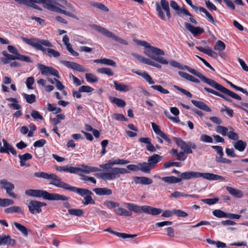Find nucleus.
<instances>
[{"label":"nucleus","mask_w":248,"mask_h":248,"mask_svg":"<svg viewBox=\"0 0 248 248\" xmlns=\"http://www.w3.org/2000/svg\"><path fill=\"white\" fill-rule=\"evenodd\" d=\"M159 179H161L164 182L167 183L169 184H176L182 181V179H180L179 178L176 177L175 176H165L163 177H161L160 176H158Z\"/></svg>","instance_id":"obj_32"},{"label":"nucleus","mask_w":248,"mask_h":248,"mask_svg":"<svg viewBox=\"0 0 248 248\" xmlns=\"http://www.w3.org/2000/svg\"><path fill=\"white\" fill-rule=\"evenodd\" d=\"M124 205L130 211L137 214H140L143 212L153 216H156L160 214L162 212L161 209L148 205L139 206L132 203H124Z\"/></svg>","instance_id":"obj_7"},{"label":"nucleus","mask_w":248,"mask_h":248,"mask_svg":"<svg viewBox=\"0 0 248 248\" xmlns=\"http://www.w3.org/2000/svg\"><path fill=\"white\" fill-rule=\"evenodd\" d=\"M204 90L207 92L212 93L217 96H219L228 102H231L232 101V100L231 99L227 97L224 94L218 92H217L212 89L207 87H204Z\"/></svg>","instance_id":"obj_36"},{"label":"nucleus","mask_w":248,"mask_h":248,"mask_svg":"<svg viewBox=\"0 0 248 248\" xmlns=\"http://www.w3.org/2000/svg\"><path fill=\"white\" fill-rule=\"evenodd\" d=\"M104 205L109 209L117 207L119 206V203L112 201H106L104 202Z\"/></svg>","instance_id":"obj_62"},{"label":"nucleus","mask_w":248,"mask_h":248,"mask_svg":"<svg viewBox=\"0 0 248 248\" xmlns=\"http://www.w3.org/2000/svg\"><path fill=\"white\" fill-rule=\"evenodd\" d=\"M3 147L0 146V153H8L9 154V152L11 153L13 155H16V151L14 148V147L5 140H2Z\"/></svg>","instance_id":"obj_22"},{"label":"nucleus","mask_w":248,"mask_h":248,"mask_svg":"<svg viewBox=\"0 0 248 248\" xmlns=\"http://www.w3.org/2000/svg\"><path fill=\"white\" fill-rule=\"evenodd\" d=\"M199 11L203 13L206 15L208 21L212 23L213 25L217 26V24L218 23V21L214 18L206 10L205 8L202 7H200Z\"/></svg>","instance_id":"obj_34"},{"label":"nucleus","mask_w":248,"mask_h":248,"mask_svg":"<svg viewBox=\"0 0 248 248\" xmlns=\"http://www.w3.org/2000/svg\"><path fill=\"white\" fill-rule=\"evenodd\" d=\"M228 128L221 125H218L216 128V131L223 136H227L228 134Z\"/></svg>","instance_id":"obj_51"},{"label":"nucleus","mask_w":248,"mask_h":248,"mask_svg":"<svg viewBox=\"0 0 248 248\" xmlns=\"http://www.w3.org/2000/svg\"><path fill=\"white\" fill-rule=\"evenodd\" d=\"M2 54L5 58H0V61L4 64L8 63L11 60H17L18 58L17 55L9 54L6 51H3Z\"/></svg>","instance_id":"obj_28"},{"label":"nucleus","mask_w":248,"mask_h":248,"mask_svg":"<svg viewBox=\"0 0 248 248\" xmlns=\"http://www.w3.org/2000/svg\"><path fill=\"white\" fill-rule=\"evenodd\" d=\"M156 11L158 16L162 20L165 19V16L162 11L163 9L166 13V16L169 19L171 18V14L169 8V2L167 0H161L160 4L158 2L155 3Z\"/></svg>","instance_id":"obj_11"},{"label":"nucleus","mask_w":248,"mask_h":248,"mask_svg":"<svg viewBox=\"0 0 248 248\" xmlns=\"http://www.w3.org/2000/svg\"><path fill=\"white\" fill-rule=\"evenodd\" d=\"M237 141L233 143V145L234 148L239 152H243L246 149L247 144L246 142L242 140H237Z\"/></svg>","instance_id":"obj_37"},{"label":"nucleus","mask_w":248,"mask_h":248,"mask_svg":"<svg viewBox=\"0 0 248 248\" xmlns=\"http://www.w3.org/2000/svg\"><path fill=\"white\" fill-rule=\"evenodd\" d=\"M85 77L88 82L95 83L98 81V78L92 73H86L85 75Z\"/></svg>","instance_id":"obj_43"},{"label":"nucleus","mask_w":248,"mask_h":248,"mask_svg":"<svg viewBox=\"0 0 248 248\" xmlns=\"http://www.w3.org/2000/svg\"><path fill=\"white\" fill-rule=\"evenodd\" d=\"M93 191L97 195L103 196V195H110L112 194V190L106 187H98L94 188L93 189Z\"/></svg>","instance_id":"obj_27"},{"label":"nucleus","mask_w":248,"mask_h":248,"mask_svg":"<svg viewBox=\"0 0 248 248\" xmlns=\"http://www.w3.org/2000/svg\"><path fill=\"white\" fill-rule=\"evenodd\" d=\"M226 188L230 194L235 198H241L243 196V193L240 190L230 186H227Z\"/></svg>","instance_id":"obj_33"},{"label":"nucleus","mask_w":248,"mask_h":248,"mask_svg":"<svg viewBox=\"0 0 248 248\" xmlns=\"http://www.w3.org/2000/svg\"><path fill=\"white\" fill-rule=\"evenodd\" d=\"M17 2L20 4H25L26 5H28L31 4L33 3H37L40 4V2L39 1H41V0H15Z\"/></svg>","instance_id":"obj_56"},{"label":"nucleus","mask_w":248,"mask_h":248,"mask_svg":"<svg viewBox=\"0 0 248 248\" xmlns=\"http://www.w3.org/2000/svg\"><path fill=\"white\" fill-rule=\"evenodd\" d=\"M225 44L221 41L218 40L217 41L214 46V49L216 50L222 51L225 49Z\"/></svg>","instance_id":"obj_52"},{"label":"nucleus","mask_w":248,"mask_h":248,"mask_svg":"<svg viewBox=\"0 0 248 248\" xmlns=\"http://www.w3.org/2000/svg\"><path fill=\"white\" fill-rule=\"evenodd\" d=\"M115 212L116 214L120 216H126V217H130L132 215V213L130 211H127V210L120 207L117 209L115 210Z\"/></svg>","instance_id":"obj_41"},{"label":"nucleus","mask_w":248,"mask_h":248,"mask_svg":"<svg viewBox=\"0 0 248 248\" xmlns=\"http://www.w3.org/2000/svg\"><path fill=\"white\" fill-rule=\"evenodd\" d=\"M18 157L20 159V165L21 167L26 166H29V165H26L25 162L28 160L31 159L32 157L31 155L29 153H26L23 155H18Z\"/></svg>","instance_id":"obj_35"},{"label":"nucleus","mask_w":248,"mask_h":248,"mask_svg":"<svg viewBox=\"0 0 248 248\" xmlns=\"http://www.w3.org/2000/svg\"><path fill=\"white\" fill-rule=\"evenodd\" d=\"M0 185L2 189H4L6 190V193L8 194L9 196L14 198H16V195L13 192V190L15 187L14 184L8 182L6 179H3L0 180Z\"/></svg>","instance_id":"obj_16"},{"label":"nucleus","mask_w":248,"mask_h":248,"mask_svg":"<svg viewBox=\"0 0 248 248\" xmlns=\"http://www.w3.org/2000/svg\"><path fill=\"white\" fill-rule=\"evenodd\" d=\"M61 63L67 68H71L78 72H83L88 71V70L86 69L83 66L75 62L67 61H61Z\"/></svg>","instance_id":"obj_19"},{"label":"nucleus","mask_w":248,"mask_h":248,"mask_svg":"<svg viewBox=\"0 0 248 248\" xmlns=\"http://www.w3.org/2000/svg\"><path fill=\"white\" fill-rule=\"evenodd\" d=\"M142 167L143 165H142V163H139L138 166L134 164H130L126 166L127 169L131 171H137L140 170L141 171L143 172L141 170Z\"/></svg>","instance_id":"obj_45"},{"label":"nucleus","mask_w":248,"mask_h":248,"mask_svg":"<svg viewBox=\"0 0 248 248\" xmlns=\"http://www.w3.org/2000/svg\"><path fill=\"white\" fill-rule=\"evenodd\" d=\"M163 158V156L158 154H153L148 158L147 162L142 163L143 167L142 170L143 172L150 173L151 170L155 168Z\"/></svg>","instance_id":"obj_9"},{"label":"nucleus","mask_w":248,"mask_h":248,"mask_svg":"<svg viewBox=\"0 0 248 248\" xmlns=\"http://www.w3.org/2000/svg\"><path fill=\"white\" fill-rule=\"evenodd\" d=\"M58 2H56V5L63 10H69L71 13L75 12V10L72 5L69 3L66 0H58Z\"/></svg>","instance_id":"obj_21"},{"label":"nucleus","mask_w":248,"mask_h":248,"mask_svg":"<svg viewBox=\"0 0 248 248\" xmlns=\"http://www.w3.org/2000/svg\"><path fill=\"white\" fill-rule=\"evenodd\" d=\"M96 30L100 33L107 36L109 38H111L113 40L125 45H127L128 43L125 40L121 38L116 36L114 34L108 31L106 29L101 26H96Z\"/></svg>","instance_id":"obj_15"},{"label":"nucleus","mask_w":248,"mask_h":248,"mask_svg":"<svg viewBox=\"0 0 248 248\" xmlns=\"http://www.w3.org/2000/svg\"><path fill=\"white\" fill-rule=\"evenodd\" d=\"M178 74L182 78H183L187 80L190 81L191 82L193 80V79L195 78V77H193V76L189 75V74H187V73L184 72L182 71H179Z\"/></svg>","instance_id":"obj_55"},{"label":"nucleus","mask_w":248,"mask_h":248,"mask_svg":"<svg viewBox=\"0 0 248 248\" xmlns=\"http://www.w3.org/2000/svg\"><path fill=\"white\" fill-rule=\"evenodd\" d=\"M69 78L73 80V83L77 86H80L84 83V80H80L78 78L74 76L72 73L69 74Z\"/></svg>","instance_id":"obj_58"},{"label":"nucleus","mask_w":248,"mask_h":248,"mask_svg":"<svg viewBox=\"0 0 248 248\" xmlns=\"http://www.w3.org/2000/svg\"><path fill=\"white\" fill-rule=\"evenodd\" d=\"M170 64L171 66L177 68L179 69L186 70L187 71L192 74L194 76L198 77L203 82L206 83L211 87L215 88V89L225 95H227L229 96H230L232 98L235 99L237 100H242L241 97L237 94L227 89L215 80L206 78L199 72L197 71L196 70L190 67L189 66L187 65H182L178 62L174 60L170 61Z\"/></svg>","instance_id":"obj_1"},{"label":"nucleus","mask_w":248,"mask_h":248,"mask_svg":"<svg viewBox=\"0 0 248 248\" xmlns=\"http://www.w3.org/2000/svg\"><path fill=\"white\" fill-rule=\"evenodd\" d=\"M173 212L174 215L178 217H185L188 216L187 213L179 209H173Z\"/></svg>","instance_id":"obj_64"},{"label":"nucleus","mask_w":248,"mask_h":248,"mask_svg":"<svg viewBox=\"0 0 248 248\" xmlns=\"http://www.w3.org/2000/svg\"><path fill=\"white\" fill-rule=\"evenodd\" d=\"M25 193L29 196L43 198L44 199L49 201H66L70 198L63 195L58 193H50L46 191L40 189H28L25 191Z\"/></svg>","instance_id":"obj_5"},{"label":"nucleus","mask_w":248,"mask_h":248,"mask_svg":"<svg viewBox=\"0 0 248 248\" xmlns=\"http://www.w3.org/2000/svg\"><path fill=\"white\" fill-rule=\"evenodd\" d=\"M113 84L114 89L121 92H127L132 89L131 87L123 83H119L116 80L113 81Z\"/></svg>","instance_id":"obj_26"},{"label":"nucleus","mask_w":248,"mask_h":248,"mask_svg":"<svg viewBox=\"0 0 248 248\" xmlns=\"http://www.w3.org/2000/svg\"><path fill=\"white\" fill-rule=\"evenodd\" d=\"M133 180L136 184L148 185L151 184L153 182L152 179L144 176H135L133 177Z\"/></svg>","instance_id":"obj_25"},{"label":"nucleus","mask_w":248,"mask_h":248,"mask_svg":"<svg viewBox=\"0 0 248 248\" xmlns=\"http://www.w3.org/2000/svg\"><path fill=\"white\" fill-rule=\"evenodd\" d=\"M65 119V115L62 114H57L56 117L52 119L54 125H57L60 123L61 121Z\"/></svg>","instance_id":"obj_53"},{"label":"nucleus","mask_w":248,"mask_h":248,"mask_svg":"<svg viewBox=\"0 0 248 248\" xmlns=\"http://www.w3.org/2000/svg\"><path fill=\"white\" fill-rule=\"evenodd\" d=\"M47 109L49 111H55V113H60L62 111L61 108L56 107L54 105H52L50 103L47 104Z\"/></svg>","instance_id":"obj_60"},{"label":"nucleus","mask_w":248,"mask_h":248,"mask_svg":"<svg viewBox=\"0 0 248 248\" xmlns=\"http://www.w3.org/2000/svg\"><path fill=\"white\" fill-rule=\"evenodd\" d=\"M109 100L112 103L116 104L118 107L124 108L126 105L125 102L120 98L115 97H110Z\"/></svg>","instance_id":"obj_39"},{"label":"nucleus","mask_w":248,"mask_h":248,"mask_svg":"<svg viewBox=\"0 0 248 248\" xmlns=\"http://www.w3.org/2000/svg\"><path fill=\"white\" fill-rule=\"evenodd\" d=\"M4 212L7 214L13 213H22V209L20 207L13 206L5 209Z\"/></svg>","instance_id":"obj_44"},{"label":"nucleus","mask_w":248,"mask_h":248,"mask_svg":"<svg viewBox=\"0 0 248 248\" xmlns=\"http://www.w3.org/2000/svg\"><path fill=\"white\" fill-rule=\"evenodd\" d=\"M6 100L13 103L9 104L8 107L13 109L19 110L21 108V106L18 104V101L16 98L10 97L7 98Z\"/></svg>","instance_id":"obj_38"},{"label":"nucleus","mask_w":248,"mask_h":248,"mask_svg":"<svg viewBox=\"0 0 248 248\" xmlns=\"http://www.w3.org/2000/svg\"><path fill=\"white\" fill-rule=\"evenodd\" d=\"M14 202L13 200L9 199H1L0 198V206L6 207L13 204Z\"/></svg>","instance_id":"obj_48"},{"label":"nucleus","mask_w":248,"mask_h":248,"mask_svg":"<svg viewBox=\"0 0 248 248\" xmlns=\"http://www.w3.org/2000/svg\"><path fill=\"white\" fill-rule=\"evenodd\" d=\"M134 41L139 46L145 47L146 48L144 53L147 56L152 58L156 62L163 64H167L168 62L162 57L155 56H163L165 55L164 51L160 48L151 46L147 42L137 39L134 40Z\"/></svg>","instance_id":"obj_4"},{"label":"nucleus","mask_w":248,"mask_h":248,"mask_svg":"<svg viewBox=\"0 0 248 248\" xmlns=\"http://www.w3.org/2000/svg\"><path fill=\"white\" fill-rule=\"evenodd\" d=\"M200 140L206 143H212L213 141V139L211 136L205 134H203L201 136Z\"/></svg>","instance_id":"obj_61"},{"label":"nucleus","mask_w":248,"mask_h":248,"mask_svg":"<svg viewBox=\"0 0 248 248\" xmlns=\"http://www.w3.org/2000/svg\"><path fill=\"white\" fill-rule=\"evenodd\" d=\"M185 26L188 31L193 34L194 36L198 35L204 32V30L202 28L200 27L193 26L187 22L185 23Z\"/></svg>","instance_id":"obj_24"},{"label":"nucleus","mask_w":248,"mask_h":248,"mask_svg":"<svg viewBox=\"0 0 248 248\" xmlns=\"http://www.w3.org/2000/svg\"><path fill=\"white\" fill-rule=\"evenodd\" d=\"M213 215L218 218H226L227 213L219 209L215 210L213 211Z\"/></svg>","instance_id":"obj_54"},{"label":"nucleus","mask_w":248,"mask_h":248,"mask_svg":"<svg viewBox=\"0 0 248 248\" xmlns=\"http://www.w3.org/2000/svg\"><path fill=\"white\" fill-rule=\"evenodd\" d=\"M21 39L27 45L31 46L36 50L41 51L44 55L49 57L57 58L60 56L59 51L52 48L53 45L48 40L34 37L30 38L22 37Z\"/></svg>","instance_id":"obj_2"},{"label":"nucleus","mask_w":248,"mask_h":248,"mask_svg":"<svg viewBox=\"0 0 248 248\" xmlns=\"http://www.w3.org/2000/svg\"><path fill=\"white\" fill-rule=\"evenodd\" d=\"M17 60L27 62H32V60L31 58L29 56L21 55L19 53L17 54Z\"/></svg>","instance_id":"obj_63"},{"label":"nucleus","mask_w":248,"mask_h":248,"mask_svg":"<svg viewBox=\"0 0 248 248\" xmlns=\"http://www.w3.org/2000/svg\"><path fill=\"white\" fill-rule=\"evenodd\" d=\"M68 212L69 214L77 217L82 216L84 214L83 210L80 209H69Z\"/></svg>","instance_id":"obj_46"},{"label":"nucleus","mask_w":248,"mask_h":248,"mask_svg":"<svg viewBox=\"0 0 248 248\" xmlns=\"http://www.w3.org/2000/svg\"><path fill=\"white\" fill-rule=\"evenodd\" d=\"M72 192H74L83 198L82 203L84 205L95 204V201L92 198L93 193L89 189L74 186Z\"/></svg>","instance_id":"obj_8"},{"label":"nucleus","mask_w":248,"mask_h":248,"mask_svg":"<svg viewBox=\"0 0 248 248\" xmlns=\"http://www.w3.org/2000/svg\"><path fill=\"white\" fill-rule=\"evenodd\" d=\"M0 240L1 246H13L16 244V241L12 239L10 235L4 234L0 235Z\"/></svg>","instance_id":"obj_23"},{"label":"nucleus","mask_w":248,"mask_h":248,"mask_svg":"<svg viewBox=\"0 0 248 248\" xmlns=\"http://www.w3.org/2000/svg\"><path fill=\"white\" fill-rule=\"evenodd\" d=\"M38 68L41 71V74L43 75H53L58 78H60L58 70L53 68L52 67L46 66L45 65L40 64L38 65Z\"/></svg>","instance_id":"obj_17"},{"label":"nucleus","mask_w":248,"mask_h":248,"mask_svg":"<svg viewBox=\"0 0 248 248\" xmlns=\"http://www.w3.org/2000/svg\"><path fill=\"white\" fill-rule=\"evenodd\" d=\"M191 103L197 108L203 110L204 111H205L206 112H211V109L204 102L200 101H197L195 100H192Z\"/></svg>","instance_id":"obj_31"},{"label":"nucleus","mask_w":248,"mask_h":248,"mask_svg":"<svg viewBox=\"0 0 248 248\" xmlns=\"http://www.w3.org/2000/svg\"><path fill=\"white\" fill-rule=\"evenodd\" d=\"M180 179L189 180L192 178L202 177L203 179L210 181H225V177L211 173H202L198 171H187L181 173Z\"/></svg>","instance_id":"obj_6"},{"label":"nucleus","mask_w":248,"mask_h":248,"mask_svg":"<svg viewBox=\"0 0 248 248\" xmlns=\"http://www.w3.org/2000/svg\"><path fill=\"white\" fill-rule=\"evenodd\" d=\"M51 173L48 174L45 172H37L33 174V176L37 178H42L46 180H49Z\"/></svg>","instance_id":"obj_50"},{"label":"nucleus","mask_w":248,"mask_h":248,"mask_svg":"<svg viewBox=\"0 0 248 248\" xmlns=\"http://www.w3.org/2000/svg\"><path fill=\"white\" fill-rule=\"evenodd\" d=\"M22 95L27 102L29 104H32L36 101V96L33 94H28L25 93H23Z\"/></svg>","instance_id":"obj_47"},{"label":"nucleus","mask_w":248,"mask_h":248,"mask_svg":"<svg viewBox=\"0 0 248 248\" xmlns=\"http://www.w3.org/2000/svg\"><path fill=\"white\" fill-rule=\"evenodd\" d=\"M49 180H52V181L49 183V184L52 185L59 188L69 190L71 192L74 187V186H72L68 184L62 182L61 178L54 173H51Z\"/></svg>","instance_id":"obj_13"},{"label":"nucleus","mask_w":248,"mask_h":248,"mask_svg":"<svg viewBox=\"0 0 248 248\" xmlns=\"http://www.w3.org/2000/svg\"><path fill=\"white\" fill-rule=\"evenodd\" d=\"M82 168L75 167V174H78V172H81L86 174H89L92 172L99 171L101 170L97 167H90L86 165L82 164L81 165Z\"/></svg>","instance_id":"obj_20"},{"label":"nucleus","mask_w":248,"mask_h":248,"mask_svg":"<svg viewBox=\"0 0 248 248\" xmlns=\"http://www.w3.org/2000/svg\"><path fill=\"white\" fill-rule=\"evenodd\" d=\"M152 88H153L154 90H157L158 92H160L161 93L163 94H168L169 93V91L167 90V89H165L163 88L161 85H152L151 87Z\"/></svg>","instance_id":"obj_57"},{"label":"nucleus","mask_w":248,"mask_h":248,"mask_svg":"<svg viewBox=\"0 0 248 248\" xmlns=\"http://www.w3.org/2000/svg\"><path fill=\"white\" fill-rule=\"evenodd\" d=\"M14 224L16 228L18 229L24 236H28V230L24 226L16 222H15Z\"/></svg>","instance_id":"obj_40"},{"label":"nucleus","mask_w":248,"mask_h":248,"mask_svg":"<svg viewBox=\"0 0 248 248\" xmlns=\"http://www.w3.org/2000/svg\"><path fill=\"white\" fill-rule=\"evenodd\" d=\"M132 72L139 76H141L149 84H153L155 83V82L153 80L151 77L148 74V73L146 71L141 72L140 70L132 71Z\"/></svg>","instance_id":"obj_29"},{"label":"nucleus","mask_w":248,"mask_h":248,"mask_svg":"<svg viewBox=\"0 0 248 248\" xmlns=\"http://www.w3.org/2000/svg\"><path fill=\"white\" fill-rule=\"evenodd\" d=\"M39 2H40V4H42L44 8L49 10L62 14L73 18H76L75 15L73 13L61 9L57 6L55 3H54V2L51 0H41V1H39Z\"/></svg>","instance_id":"obj_10"},{"label":"nucleus","mask_w":248,"mask_h":248,"mask_svg":"<svg viewBox=\"0 0 248 248\" xmlns=\"http://www.w3.org/2000/svg\"><path fill=\"white\" fill-rule=\"evenodd\" d=\"M196 49L201 52H202L208 56L213 57H217V53L214 51L211 48L207 46L206 48H203L201 46H196Z\"/></svg>","instance_id":"obj_30"},{"label":"nucleus","mask_w":248,"mask_h":248,"mask_svg":"<svg viewBox=\"0 0 248 248\" xmlns=\"http://www.w3.org/2000/svg\"><path fill=\"white\" fill-rule=\"evenodd\" d=\"M56 169L57 171H63L64 172H69V173H76L75 167H68L67 166H66V167L58 166L56 167Z\"/></svg>","instance_id":"obj_42"},{"label":"nucleus","mask_w":248,"mask_h":248,"mask_svg":"<svg viewBox=\"0 0 248 248\" xmlns=\"http://www.w3.org/2000/svg\"><path fill=\"white\" fill-rule=\"evenodd\" d=\"M173 140L176 145L186 154H192L193 153L192 149L197 148V146L194 142L191 141L186 142L181 138L177 137H173Z\"/></svg>","instance_id":"obj_12"},{"label":"nucleus","mask_w":248,"mask_h":248,"mask_svg":"<svg viewBox=\"0 0 248 248\" xmlns=\"http://www.w3.org/2000/svg\"><path fill=\"white\" fill-rule=\"evenodd\" d=\"M46 205V203L36 200L31 201L28 203V208L32 214H39L42 212L41 208Z\"/></svg>","instance_id":"obj_14"},{"label":"nucleus","mask_w":248,"mask_h":248,"mask_svg":"<svg viewBox=\"0 0 248 248\" xmlns=\"http://www.w3.org/2000/svg\"><path fill=\"white\" fill-rule=\"evenodd\" d=\"M79 176H82V177L80 178L82 181H90L93 184H96V180L93 177H90L86 175H84L82 174H78Z\"/></svg>","instance_id":"obj_59"},{"label":"nucleus","mask_w":248,"mask_h":248,"mask_svg":"<svg viewBox=\"0 0 248 248\" xmlns=\"http://www.w3.org/2000/svg\"><path fill=\"white\" fill-rule=\"evenodd\" d=\"M211 147L215 149L217 154L219 155L216 156V161L217 163L230 164L232 161L231 160L223 157L224 155V153L223 151V148L220 146L213 145Z\"/></svg>","instance_id":"obj_18"},{"label":"nucleus","mask_w":248,"mask_h":248,"mask_svg":"<svg viewBox=\"0 0 248 248\" xmlns=\"http://www.w3.org/2000/svg\"><path fill=\"white\" fill-rule=\"evenodd\" d=\"M111 160L107 163L101 164L99 167L102 169L110 170L107 172H102L95 174V176L104 180H112L119 178L121 174L130 173V171L125 168L114 167Z\"/></svg>","instance_id":"obj_3"},{"label":"nucleus","mask_w":248,"mask_h":248,"mask_svg":"<svg viewBox=\"0 0 248 248\" xmlns=\"http://www.w3.org/2000/svg\"><path fill=\"white\" fill-rule=\"evenodd\" d=\"M97 72L101 74H106L108 76H112L114 75L113 72L109 68H101L97 70Z\"/></svg>","instance_id":"obj_49"}]
</instances>
